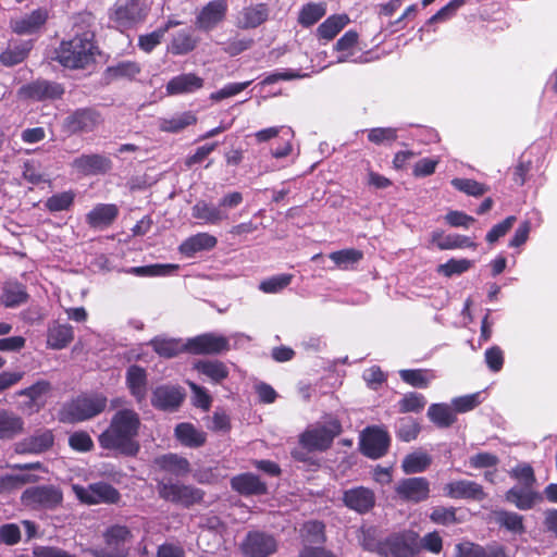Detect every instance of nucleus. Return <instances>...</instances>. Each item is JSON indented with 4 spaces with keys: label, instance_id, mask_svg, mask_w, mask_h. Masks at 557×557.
I'll use <instances>...</instances> for the list:
<instances>
[{
    "label": "nucleus",
    "instance_id": "f257e3e1",
    "mask_svg": "<svg viewBox=\"0 0 557 557\" xmlns=\"http://www.w3.org/2000/svg\"><path fill=\"white\" fill-rule=\"evenodd\" d=\"M141 428L139 413L134 409L117 410L109 425L97 437L101 449L123 457H136L140 450L138 436Z\"/></svg>",
    "mask_w": 557,
    "mask_h": 557
},
{
    "label": "nucleus",
    "instance_id": "f03ea898",
    "mask_svg": "<svg viewBox=\"0 0 557 557\" xmlns=\"http://www.w3.org/2000/svg\"><path fill=\"white\" fill-rule=\"evenodd\" d=\"M55 53V60L63 67L86 70L96 63V57L100 51L95 33L84 30L69 40H62Z\"/></svg>",
    "mask_w": 557,
    "mask_h": 557
},
{
    "label": "nucleus",
    "instance_id": "7ed1b4c3",
    "mask_svg": "<svg viewBox=\"0 0 557 557\" xmlns=\"http://www.w3.org/2000/svg\"><path fill=\"white\" fill-rule=\"evenodd\" d=\"M107 403L102 394L79 395L62 406L59 420L71 424L90 420L106 410Z\"/></svg>",
    "mask_w": 557,
    "mask_h": 557
},
{
    "label": "nucleus",
    "instance_id": "20e7f679",
    "mask_svg": "<svg viewBox=\"0 0 557 557\" xmlns=\"http://www.w3.org/2000/svg\"><path fill=\"white\" fill-rule=\"evenodd\" d=\"M380 557H416L420 550V535L412 530L393 532L381 540Z\"/></svg>",
    "mask_w": 557,
    "mask_h": 557
},
{
    "label": "nucleus",
    "instance_id": "39448f33",
    "mask_svg": "<svg viewBox=\"0 0 557 557\" xmlns=\"http://www.w3.org/2000/svg\"><path fill=\"white\" fill-rule=\"evenodd\" d=\"M158 496L164 502L190 508L203 502L205 491L193 485L173 482L172 480L157 481Z\"/></svg>",
    "mask_w": 557,
    "mask_h": 557
},
{
    "label": "nucleus",
    "instance_id": "423d86ee",
    "mask_svg": "<svg viewBox=\"0 0 557 557\" xmlns=\"http://www.w3.org/2000/svg\"><path fill=\"white\" fill-rule=\"evenodd\" d=\"M63 491L53 484L27 487L21 495V503L32 510H55L63 504Z\"/></svg>",
    "mask_w": 557,
    "mask_h": 557
},
{
    "label": "nucleus",
    "instance_id": "0eeeda50",
    "mask_svg": "<svg viewBox=\"0 0 557 557\" xmlns=\"http://www.w3.org/2000/svg\"><path fill=\"white\" fill-rule=\"evenodd\" d=\"M342 432L341 421L331 419L325 424L308 428L300 434L299 444L308 451H325Z\"/></svg>",
    "mask_w": 557,
    "mask_h": 557
},
{
    "label": "nucleus",
    "instance_id": "6e6552de",
    "mask_svg": "<svg viewBox=\"0 0 557 557\" xmlns=\"http://www.w3.org/2000/svg\"><path fill=\"white\" fill-rule=\"evenodd\" d=\"M104 122L102 113L95 107H82L70 112L63 120L62 129L69 135L94 133Z\"/></svg>",
    "mask_w": 557,
    "mask_h": 557
},
{
    "label": "nucleus",
    "instance_id": "1a4fd4ad",
    "mask_svg": "<svg viewBox=\"0 0 557 557\" xmlns=\"http://www.w3.org/2000/svg\"><path fill=\"white\" fill-rule=\"evenodd\" d=\"M64 94L65 88L61 83L45 78H37L17 89L18 99L36 102L60 100Z\"/></svg>",
    "mask_w": 557,
    "mask_h": 557
},
{
    "label": "nucleus",
    "instance_id": "9d476101",
    "mask_svg": "<svg viewBox=\"0 0 557 557\" xmlns=\"http://www.w3.org/2000/svg\"><path fill=\"white\" fill-rule=\"evenodd\" d=\"M132 540L133 533L127 525L112 524L103 532L104 546L97 557H127Z\"/></svg>",
    "mask_w": 557,
    "mask_h": 557
},
{
    "label": "nucleus",
    "instance_id": "9b49d317",
    "mask_svg": "<svg viewBox=\"0 0 557 557\" xmlns=\"http://www.w3.org/2000/svg\"><path fill=\"white\" fill-rule=\"evenodd\" d=\"M148 14L146 0H119L110 13V20L119 27L132 28Z\"/></svg>",
    "mask_w": 557,
    "mask_h": 557
},
{
    "label": "nucleus",
    "instance_id": "f8f14e48",
    "mask_svg": "<svg viewBox=\"0 0 557 557\" xmlns=\"http://www.w3.org/2000/svg\"><path fill=\"white\" fill-rule=\"evenodd\" d=\"M276 550V539L263 531H249L240 544L244 557H270Z\"/></svg>",
    "mask_w": 557,
    "mask_h": 557
},
{
    "label": "nucleus",
    "instance_id": "ddd939ff",
    "mask_svg": "<svg viewBox=\"0 0 557 557\" xmlns=\"http://www.w3.org/2000/svg\"><path fill=\"white\" fill-rule=\"evenodd\" d=\"M76 496L82 503L87 505L97 504H117L121 499L120 492L109 483L97 482L88 487H74Z\"/></svg>",
    "mask_w": 557,
    "mask_h": 557
},
{
    "label": "nucleus",
    "instance_id": "4468645a",
    "mask_svg": "<svg viewBox=\"0 0 557 557\" xmlns=\"http://www.w3.org/2000/svg\"><path fill=\"white\" fill-rule=\"evenodd\" d=\"M389 444L388 433L379 426H368L361 434L360 448L362 454L369 458L383 457L387 453Z\"/></svg>",
    "mask_w": 557,
    "mask_h": 557
},
{
    "label": "nucleus",
    "instance_id": "2eb2a0df",
    "mask_svg": "<svg viewBox=\"0 0 557 557\" xmlns=\"http://www.w3.org/2000/svg\"><path fill=\"white\" fill-rule=\"evenodd\" d=\"M230 349V342L223 335L203 333L189 338L185 350L193 355H219Z\"/></svg>",
    "mask_w": 557,
    "mask_h": 557
},
{
    "label": "nucleus",
    "instance_id": "dca6fc26",
    "mask_svg": "<svg viewBox=\"0 0 557 557\" xmlns=\"http://www.w3.org/2000/svg\"><path fill=\"white\" fill-rule=\"evenodd\" d=\"M342 502L349 510L367 515L375 507L376 496L372 488L360 485L345 490Z\"/></svg>",
    "mask_w": 557,
    "mask_h": 557
},
{
    "label": "nucleus",
    "instance_id": "f3484780",
    "mask_svg": "<svg viewBox=\"0 0 557 557\" xmlns=\"http://www.w3.org/2000/svg\"><path fill=\"white\" fill-rule=\"evenodd\" d=\"M71 166L83 176L104 175L112 170V161L100 153H83L73 159Z\"/></svg>",
    "mask_w": 557,
    "mask_h": 557
},
{
    "label": "nucleus",
    "instance_id": "a211bd4d",
    "mask_svg": "<svg viewBox=\"0 0 557 557\" xmlns=\"http://www.w3.org/2000/svg\"><path fill=\"white\" fill-rule=\"evenodd\" d=\"M185 396L181 386L160 385L152 391L151 405L158 410L175 411L183 404Z\"/></svg>",
    "mask_w": 557,
    "mask_h": 557
},
{
    "label": "nucleus",
    "instance_id": "6ab92c4d",
    "mask_svg": "<svg viewBox=\"0 0 557 557\" xmlns=\"http://www.w3.org/2000/svg\"><path fill=\"white\" fill-rule=\"evenodd\" d=\"M395 491L403 500L421 503L430 496V482L423 476L403 479Z\"/></svg>",
    "mask_w": 557,
    "mask_h": 557
},
{
    "label": "nucleus",
    "instance_id": "aec40b11",
    "mask_svg": "<svg viewBox=\"0 0 557 557\" xmlns=\"http://www.w3.org/2000/svg\"><path fill=\"white\" fill-rule=\"evenodd\" d=\"M444 495L453 499H471L481 502L486 498V493L481 484L475 481L456 480L444 485Z\"/></svg>",
    "mask_w": 557,
    "mask_h": 557
},
{
    "label": "nucleus",
    "instance_id": "412c9836",
    "mask_svg": "<svg viewBox=\"0 0 557 557\" xmlns=\"http://www.w3.org/2000/svg\"><path fill=\"white\" fill-rule=\"evenodd\" d=\"M226 13V0H212L197 14L195 24L199 29L210 32L224 21Z\"/></svg>",
    "mask_w": 557,
    "mask_h": 557
},
{
    "label": "nucleus",
    "instance_id": "4be33fe9",
    "mask_svg": "<svg viewBox=\"0 0 557 557\" xmlns=\"http://www.w3.org/2000/svg\"><path fill=\"white\" fill-rule=\"evenodd\" d=\"M231 488L242 496H262L268 494V485L259 475L252 472H245L234 475L230 480Z\"/></svg>",
    "mask_w": 557,
    "mask_h": 557
},
{
    "label": "nucleus",
    "instance_id": "5701e85b",
    "mask_svg": "<svg viewBox=\"0 0 557 557\" xmlns=\"http://www.w3.org/2000/svg\"><path fill=\"white\" fill-rule=\"evenodd\" d=\"M49 18V12L46 8H38L17 20L10 23L11 30L16 35H33L41 30Z\"/></svg>",
    "mask_w": 557,
    "mask_h": 557
},
{
    "label": "nucleus",
    "instance_id": "b1692460",
    "mask_svg": "<svg viewBox=\"0 0 557 557\" xmlns=\"http://www.w3.org/2000/svg\"><path fill=\"white\" fill-rule=\"evenodd\" d=\"M205 85V79L196 73H182L173 76L165 85L168 96L194 94Z\"/></svg>",
    "mask_w": 557,
    "mask_h": 557
},
{
    "label": "nucleus",
    "instance_id": "393cba45",
    "mask_svg": "<svg viewBox=\"0 0 557 557\" xmlns=\"http://www.w3.org/2000/svg\"><path fill=\"white\" fill-rule=\"evenodd\" d=\"M54 444V435L51 430L36 432L23 438L16 444L15 450L18 454L39 455L49 450Z\"/></svg>",
    "mask_w": 557,
    "mask_h": 557
},
{
    "label": "nucleus",
    "instance_id": "a878e982",
    "mask_svg": "<svg viewBox=\"0 0 557 557\" xmlns=\"http://www.w3.org/2000/svg\"><path fill=\"white\" fill-rule=\"evenodd\" d=\"M141 73V65L136 61L124 60L108 66L102 74L104 85L117 81H134Z\"/></svg>",
    "mask_w": 557,
    "mask_h": 557
},
{
    "label": "nucleus",
    "instance_id": "bb28decb",
    "mask_svg": "<svg viewBox=\"0 0 557 557\" xmlns=\"http://www.w3.org/2000/svg\"><path fill=\"white\" fill-rule=\"evenodd\" d=\"M350 23L348 14H332L315 29L314 36L321 45L334 40L336 36Z\"/></svg>",
    "mask_w": 557,
    "mask_h": 557
},
{
    "label": "nucleus",
    "instance_id": "cd10ccee",
    "mask_svg": "<svg viewBox=\"0 0 557 557\" xmlns=\"http://www.w3.org/2000/svg\"><path fill=\"white\" fill-rule=\"evenodd\" d=\"M119 215V208L114 203H98L87 214L86 223L90 228L104 230L113 224Z\"/></svg>",
    "mask_w": 557,
    "mask_h": 557
},
{
    "label": "nucleus",
    "instance_id": "c85d7f7f",
    "mask_svg": "<svg viewBox=\"0 0 557 557\" xmlns=\"http://www.w3.org/2000/svg\"><path fill=\"white\" fill-rule=\"evenodd\" d=\"M216 244L218 239L215 236L201 232L187 237L178 246V251L187 258H193L197 252L213 249Z\"/></svg>",
    "mask_w": 557,
    "mask_h": 557
},
{
    "label": "nucleus",
    "instance_id": "c756f323",
    "mask_svg": "<svg viewBox=\"0 0 557 557\" xmlns=\"http://www.w3.org/2000/svg\"><path fill=\"white\" fill-rule=\"evenodd\" d=\"M153 462L161 471L178 478L185 476L191 471L188 459L173 453L161 455L154 458Z\"/></svg>",
    "mask_w": 557,
    "mask_h": 557
},
{
    "label": "nucleus",
    "instance_id": "7c9ffc66",
    "mask_svg": "<svg viewBox=\"0 0 557 557\" xmlns=\"http://www.w3.org/2000/svg\"><path fill=\"white\" fill-rule=\"evenodd\" d=\"M176 440L185 447L199 448L207 442V434L193 423L182 422L174 429Z\"/></svg>",
    "mask_w": 557,
    "mask_h": 557
},
{
    "label": "nucleus",
    "instance_id": "2f4dec72",
    "mask_svg": "<svg viewBox=\"0 0 557 557\" xmlns=\"http://www.w3.org/2000/svg\"><path fill=\"white\" fill-rule=\"evenodd\" d=\"M505 499L513 504L520 510L532 509L535 504L543 500L542 495L532 487L522 488L513 486L505 493Z\"/></svg>",
    "mask_w": 557,
    "mask_h": 557
},
{
    "label": "nucleus",
    "instance_id": "473e14b6",
    "mask_svg": "<svg viewBox=\"0 0 557 557\" xmlns=\"http://www.w3.org/2000/svg\"><path fill=\"white\" fill-rule=\"evenodd\" d=\"M25 422L21 416L0 409V441H11L24 432Z\"/></svg>",
    "mask_w": 557,
    "mask_h": 557
},
{
    "label": "nucleus",
    "instance_id": "72a5a7b5",
    "mask_svg": "<svg viewBox=\"0 0 557 557\" xmlns=\"http://www.w3.org/2000/svg\"><path fill=\"white\" fill-rule=\"evenodd\" d=\"M199 44V38L190 29H182L174 34L168 45V52L172 55H186L193 52Z\"/></svg>",
    "mask_w": 557,
    "mask_h": 557
},
{
    "label": "nucleus",
    "instance_id": "f704fd0d",
    "mask_svg": "<svg viewBox=\"0 0 557 557\" xmlns=\"http://www.w3.org/2000/svg\"><path fill=\"white\" fill-rule=\"evenodd\" d=\"M431 243L440 250L476 248V244L470 237L459 234L444 235L443 231H434L431 235Z\"/></svg>",
    "mask_w": 557,
    "mask_h": 557
},
{
    "label": "nucleus",
    "instance_id": "c9c22d12",
    "mask_svg": "<svg viewBox=\"0 0 557 557\" xmlns=\"http://www.w3.org/2000/svg\"><path fill=\"white\" fill-rule=\"evenodd\" d=\"M34 47L33 40H24L18 44L9 45L0 53V63L5 67H12L23 63Z\"/></svg>",
    "mask_w": 557,
    "mask_h": 557
},
{
    "label": "nucleus",
    "instance_id": "e433bc0d",
    "mask_svg": "<svg viewBox=\"0 0 557 557\" xmlns=\"http://www.w3.org/2000/svg\"><path fill=\"white\" fill-rule=\"evenodd\" d=\"M126 385L135 399L141 403L147 395L146 370L137 364L131 366L126 371Z\"/></svg>",
    "mask_w": 557,
    "mask_h": 557
},
{
    "label": "nucleus",
    "instance_id": "4c0bfd02",
    "mask_svg": "<svg viewBox=\"0 0 557 557\" xmlns=\"http://www.w3.org/2000/svg\"><path fill=\"white\" fill-rule=\"evenodd\" d=\"M269 18V8L265 3H258L244 8L237 26L242 29L257 28Z\"/></svg>",
    "mask_w": 557,
    "mask_h": 557
},
{
    "label": "nucleus",
    "instance_id": "58836bf2",
    "mask_svg": "<svg viewBox=\"0 0 557 557\" xmlns=\"http://www.w3.org/2000/svg\"><path fill=\"white\" fill-rule=\"evenodd\" d=\"M326 10L325 2H308L300 8L297 22L301 27L310 28L325 16Z\"/></svg>",
    "mask_w": 557,
    "mask_h": 557
},
{
    "label": "nucleus",
    "instance_id": "ea45409f",
    "mask_svg": "<svg viewBox=\"0 0 557 557\" xmlns=\"http://www.w3.org/2000/svg\"><path fill=\"white\" fill-rule=\"evenodd\" d=\"M191 216L197 220H202L208 224H218L222 220L227 219V214L221 211L220 208L205 200H199L193 206Z\"/></svg>",
    "mask_w": 557,
    "mask_h": 557
},
{
    "label": "nucleus",
    "instance_id": "a19ab883",
    "mask_svg": "<svg viewBox=\"0 0 557 557\" xmlns=\"http://www.w3.org/2000/svg\"><path fill=\"white\" fill-rule=\"evenodd\" d=\"M26 287L17 282L7 283L3 286L1 302L5 308H15L28 300Z\"/></svg>",
    "mask_w": 557,
    "mask_h": 557
},
{
    "label": "nucleus",
    "instance_id": "79ce46f5",
    "mask_svg": "<svg viewBox=\"0 0 557 557\" xmlns=\"http://www.w3.org/2000/svg\"><path fill=\"white\" fill-rule=\"evenodd\" d=\"M74 338L70 324H55L48 330L47 344L52 349L65 348Z\"/></svg>",
    "mask_w": 557,
    "mask_h": 557
},
{
    "label": "nucleus",
    "instance_id": "37998d69",
    "mask_svg": "<svg viewBox=\"0 0 557 557\" xmlns=\"http://www.w3.org/2000/svg\"><path fill=\"white\" fill-rule=\"evenodd\" d=\"M429 419L441 429L449 428L456 422V412L447 404H432L428 409Z\"/></svg>",
    "mask_w": 557,
    "mask_h": 557
},
{
    "label": "nucleus",
    "instance_id": "c03bdc74",
    "mask_svg": "<svg viewBox=\"0 0 557 557\" xmlns=\"http://www.w3.org/2000/svg\"><path fill=\"white\" fill-rule=\"evenodd\" d=\"M495 522L500 527L516 534H522L525 532L523 524V516L507 511L504 509L495 510L494 512Z\"/></svg>",
    "mask_w": 557,
    "mask_h": 557
},
{
    "label": "nucleus",
    "instance_id": "a18cd8bd",
    "mask_svg": "<svg viewBox=\"0 0 557 557\" xmlns=\"http://www.w3.org/2000/svg\"><path fill=\"white\" fill-rule=\"evenodd\" d=\"M195 369L211 379L214 383H221L228 376L226 364L220 360H201L195 364Z\"/></svg>",
    "mask_w": 557,
    "mask_h": 557
},
{
    "label": "nucleus",
    "instance_id": "49530a36",
    "mask_svg": "<svg viewBox=\"0 0 557 557\" xmlns=\"http://www.w3.org/2000/svg\"><path fill=\"white\" fill-rule=\"evenodd\" d=\"M432 465V457L425 451H413L408 454L403 462L401 469L406 474L424 472Z\"/></svg>",
    "mask_w": 557,
    "mask_h": 557
},
{
    "label": "nucleus",
    "instance_id": "de8ad7c7",
    "mask_svg": "<svg viewBox=\"0 0 557 557\" xmlns=\"http://www.w3.org/2000/svg\"><path fill=\"white\" fill-rule=\"evenodd\" d=\"M51 389V384L48 381L40 380L33 385L21 389L17 395L28 397V401L25 403L24 407L30 411H38L40 406L37 404L38 399Z\"/></svg>",
    "mask_w": 557,
    "mask_h": 557
},
{
    "label": "nucleus",
    "instance_id": "09e8293b",
    "mask_svg": "<svg viewBox=\"0 0 557 557\" xmlns=\"http://www.w3.org/2000/svg\"><path fill=\"white\" fill-rule=\"evenodd\" d=\"M457 557H507L502 547L485 549L474 543H461L457 546Z\"/></svg>",
    "mask_w": 557,
    "mask_h": 557
},
{
    "label": "nucleus",
    "instance_id": "8fccbe9b",
    "mask_svg": "<svg viewBox=\"0 0 557 557\" xmlns=\"http://www.w3.org/2000/svg\"><path fill=\"white\" fill-rule=\"evenodd\" d=\"M76 198V193L73 189L64 190L61 193L53 194L50 196L46 202L45 207L46 209L51 212H61V211H67L70 210Z\"/></svg>",
    "mask_w": 557,
    "mask_h": 557
},
{
    "label": "nucleus",
    "instance_id": "3c124183",
    "mask_svg": "<svg viewBox=\"0 0 557 557\" xmlns=\"http://www.w3.org/2000/svg\"><path fill=\"white\" fill-rule=\"evenodd\" d=\"M399 376L406 384L417 387L426 388L434 375L428 369H404L399 371Z\"/></svg>",
    "mask_w": 557,
    "mask_h": 557
},
{
    "label": "nucleus",
    "instance_id": "603ef678",
    "mask_svg": "<svg viewBox=\"0 0 557 557\" xmlns=\"http://www.w3.org/2000/svg\"><path fill=\"white\" fill-rule=\"evenodd\" d=\"M196 123L197 116L191 111H187L171 119H164L161 122L160 128L163 132L175 134L182 132L188 126L195 125Z\"/></svg>",
    "mask_w": 557,
    "mask_h": 557
},
{
    "label": "nucleus",
    "instance_id": "864d4df0",
    "mask_svg": "<svg viewBox=\"0 0 557 557\" xmlns=\"http://www.w3.org/2000/svg\"><path fill=\"white\" fill-rule=\"evenodd\" d=\"M180 269L178 264L154 263L149 265L133 267L129 273L137 276H168Z\"/></svg>",
    "mask_w": 557,
    "mask_h": 557
},
{
    "label": "nucleus",
    "instance_id": "5fc2aeb1",
    "mask_svg": "<svg viewBox=\"0 0 557 557\" xmlns=\"http://www.w3.org/2000/svg\"><path fill=\"white\" fill-rule=\"evenodd\" d=\"M366 132L368 140L376 146H392L398 139V129L395 127H373Z\"/></svg>",
    "mask_w": 557,
    "mask_h": 557
},
{
    "label": "nucleus",
    "instance_id": "6e6d98bb",
    "mask_svg": "<svg viewBox=\"0 0 557 557\" xmlns=\"http://www.w3.org/2000/svg\"><path fill=\"white\" fill-rule=\"evenodd\" d=\"M421 432L420 423L412 417H404L398 420L396 436L401 442L414 441Z\"/></svg>",
    "mask_w": 557,
    "mask_h": 557
},
{
    "label": "nucleus",
    "instance_id": "4d7b16f0",
    "mask_svg": "<svg viewBox=\"0 0 557 557\" xmlns=\"http://www.w3.org/2000/svg\"><path fill=\"white\" fill-rule=\"evenodd\" d=\"M451 186L468 196L480 197L488 191V187L472 178H453L450 182Z\"/></svg>",
    "mask_w": 557,
    "mask_h": 557
},
{
    "label": "nucleus",
    "instance_id": "13d9d810",
    "mask_svg": "<svg viewBox=\"0 0 557 557\" xmlns=\"http://www.w3.org/2000/svg\"><path fill=\"white\" fill-rule=\"evenodd\" d=\"M304 539L310 544L322 546L326 542L325 524L319 520H311L304 524Z\"/></svg>",
    "mask_w": 557,
    "mask_h": 557
},
{
    "label": "nucleus",
    "instance_id": "bf43d9fd",
    "mask_svg": "<svg viewBox=\"0 0 557 557\" xmlns=\"http://www.w3.org/2000/svg\"><path fill=\"white\" fill-rule=\"evenodd\" d=\"M426 405L425 397L416 392L407 393L403 396L401 399L398 401V411L400 413H408V412H420L424 409Z\"/></svg>",
    "mask_w": 557,
    "mask_h": 557
},
{
    "label": "nucleus",
    "instance_id": "052dcab7",
    "mask_svg": "<svg viewBox=\"0 0 557 557\" xmlns=\"http://www.w3.org/2000/svg\"><path fill=\"white\" fill-rule=\"evenodd\" d=\"M150 346L154 352L164 358H174L183 350L176 339L154 337L150 341Z\"/></svg>",
    "mask_w": 557,
    "mask_h": 557
},
{
    "label": "nucleus",
    "instance_id": "680f3d73",
    "mask_svg": "<svg viewBox=\"0 0 557 557\" xmlns=\"http://www.w3.org/2000/svg\"><path fill=\"white\" fill-rule=\"evenodd\" d=\"M363 258V252L355 248H347L330 253V259L339 268L348 269L350 264L359 262Z\"/></svg>",
    "mask_w": 557,
    "mask_h": 557
},
{
    "label": "nucleus",
    "instance_id": "e2e57ef3",
    "mask_svg": "<svg viewBox=\"0 0 557 557\" xmlns=\"http://www.w3.org/2000/svg\"><path fill=\"white\" fill-rule=\"evenodd\" d=\"M293 277L294 275L290 273H282L270 276L260 283L259 289L265 294L278 293L292 283Z\"/></svg>",
    "mask_w": 557,
    "mask_h": 557
},
{
    "label": "nucleus",
    "instance_id": "0e129e2a",
    "mask_svg": "<svg viewBox=\"0 0 557 557\" xmlns=\"http://www.w3.org/2000/svg\"><path fill=\"white\" fill-rule=\"evenodd\" d=\"M69 446L77 453H89L94 449L95 444L87 431H75L69 436Z\"/></svg>",
    "mask_w": 557,
    "mask_h": 557
},
{
    "label": "nucleus",
    "instance_id": "69168bd1",
    "mask_svg": "<svg viewBox=\"0 0 557 557\" xmlns=\"http://www.w3.org/2000/svg\"><path fill=\"white\" fill-rule=\"evenodd\" d=\"M472 265V261L468 259H449L446 263L440 264L437 272L446 277H451L455 274L467 272Z\"/></svg>",
    "mask_w": 557,
    "mask_h": 557
},
{
    "label": "nucleus",
    "instance_id": "338daca9",
    "mask_svg": "<svg viewBox=\"0 0 557 557\" xmlns=\"http://www.w3.org/2000/svg\"><path fill=\"white\" fill-rule=\"evenodd\" d=\"M432 522L442 525H449L458 522L455 507L435 506L430 513Z\"/></svg>",
    "mask_w": 557,
    "mask_h": 557
},
{
    "label": "nucleus",
    "instance_id": "774afa93",
    "mask_svg": "<svg viewBox=\"0 0 557 557\" xmlns=\"http://www.w3.org/2000/svg\"><path fill=\"white\" fill-rule=\"evenodd\" d=\"M468 462L469 466L473 469H490L497 467L499 463V458L495 454L488 451H480L475 455H472Z\"/></svg>",
    "mask_w": 557,
    "mask_h": 557
}]
</instances>
